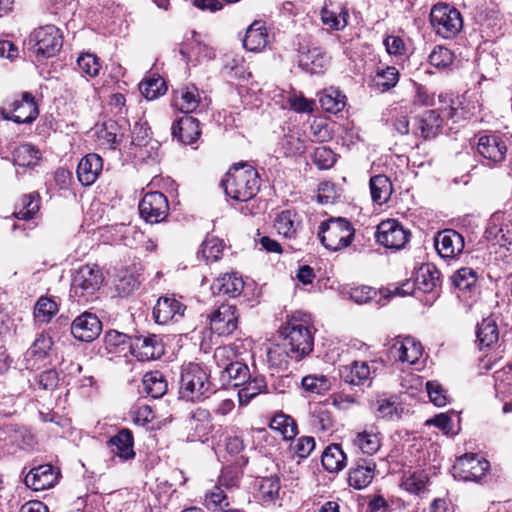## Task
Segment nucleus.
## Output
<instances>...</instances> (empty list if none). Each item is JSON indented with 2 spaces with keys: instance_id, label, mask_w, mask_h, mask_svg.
<instances>
[{
  "instance_id": "22",
  "label": "nucleus",
  "mask_w": 512,
  "mask_h": 512,
  "mask_svg": "<svg viewBox=\"0 0 512 512\" xmlns=\"http://www.w3.org/2000/svg\"><path fill=\"white\" fill-rule=\"evenodd\" d=\"M171 134L180 143L184 145H193L201 135L199 121L190 116L185 115L177 122H174L171 127Z\"/></svg>"
},
{
  "instance_id": "59",
  "label": "nucleus",
  "mask_w": 512,
  "mask_h": 512,
  "mask_svg": "<svg viewBox=\"0 0 512 512\" xmlns=\"http://www.w3.org/2000/svg\"><path fill=\"white\" fill-rule=\"evenodd\" d=\"M453 59V52L444 46H436L429 55L430 64L436 68L448 67Z\"/></svg>"
},
{
  "instance_id": "29",
  "label": "nucleus",
  "mask_w": 512,
  "mask_h": 512,
  "mask_svg": "<svg viewBox=\"0 0 512 512\" xmlns=\"http://www.w3.org/2000/svg\"><path fill=\"white\" fill-rule=\"evenodd\" d=\"M371 369L367 362L354 361L340 368L341 379L350 385H364L370 380Z\"/></svg>"
},
{
  "instance_id": "14",
  "label": "nucleus",
  "mask_w": 512,
  "mask_h": 512,
  "mask_svg": "<svg viewBox=\"0 0 512 512\" xmlns=\"http://www.w3.org/2000/svg\"><path fill=\"white\" fill-rule=\"evenodd\" d=\"M238 317L235 306L222 304L210 316V329L219 336L231 335L238 327Z\"/></svg>"
},
{
  "instance_id": "35",
  "label": "nucleus",
  "mask_w": 512,
  "mask_h": 512,
  "mask_svg": "<svg viewBox=\"0 0 512 512\" xmlns=\"http://www.w3.org/2000/svg\"><path fill=\"white\" fill-rule=\"evenodd\" d=\"M369 186L373 202L379 205L388 202L393 192V187L386 175L379 174L371 177Z\"/></svg>"
},
{
  "instance_id": "31",
  "label": "nucleus",
  "mask_w": 512,
  "mask_h": 512,
  "mask_svg": "<svg viewBox=\"0 0 512 512\" xmlns=\"http://www.w3.org/2000/svg\"><path fill=\"white\" fill-rule=\"evenodd\" d=\"M201 101L199 89L189 84L175 92L174 106L185 114L196 110Z\"/></svg>"
},
{
  "instance_id": "1",
  "label": "nucleus",
  "mask_w": 512,
  "mask_h": 512,
  "mask_svg": "<svg viewBox=\"0 0 512 512\" xmlns=\"http://www.w3.org/2000/svg\"><path fill=\"white\" fill-rule=\"evenodd\" d=\"M221 185L226 195L240 202H246L256 196L260 189V177L255 168L242 163L230 169Z\"/></svg>"
},
{
  "instance_id": "60",
  "label": "nucleus",
  "mask_w": 512,
  "mask_h": 512,
  "mask_svg": "<svg viewBox=\"0 0 512 512\" xmlns=\"http://www.w3.org/2000/svg\"><path fill=\"white\" fill-rule=\"evenodd\" d=\"M313 162L319 169H329L336 162V154L326 146L317 147L313 153Z\"/></svg>"
},
{
  "instance_id": "63",
  "label": "nucleus",
  "mask_w": 512,
  "mask_h": 512,
  "mask_svg": "<svg viewBox=\"0 0 512 512\" xmlns=\"http://www.w3.org/2000/svg\"><path fill=\"white\" fill-rule=\"evenodd\" d=\"M281 149L286 156H296L303 154L305 152L306 146L304 141H302L299 137L289 135L283 138Z\"/></svg>"
},
{
  "instance_id": "26",
  "label": "nucleus",
  "mask_w": 512,
  "mask_h": 512,
  "mask_svg": "<svg viewBox=\"0 0 512 512\" xmlns=\"http://www.w3.org/2000/svg\"><path fill=\"white\" fill-rule=\"evenodd\" d=\"M156 335L147 336H134L128 345V352L130 355L137 358L139 361H149L156 359L159 356L155 355L156 350Z\"/></svg>"
},
{
  "instance_id": "58",
  "label": "nucleus",
  "mask_w": 512,
  "mask_h": 512,
  "mask_svg": "<svg viewBox=\"0 0 512 512\" xmlns=\"http://www.w3.org/2000/svg\"><path fill=\"white\" fill-rule=\"evenodd\" d=\"M287 103L291 110L297 113H312L314 100L306 98L302 93L293 92L287 97Z\"/></svg>"
},
{
  "instance_id": "57",
  "label": "nucleus",
  "mask_w": 512,
  "mask_h": 512,
  "mask_svg": "<svg viewBox=\"0 0 512 512\" xmlns=\"http://www.w3.org/2000/svg\"><path fill=\"white\" fill-rule=\"evenodd\" d=\"M139 91L147 100L157 99L160 94L159 76L152 73L139 83Z\"/></svg>"
},
{
  "instance_id": "48",
  "label": "nucleus",
  "mask_w": 512,
  "mask_h": 512,
  "mask_svg": "<svg viewBox=\"0 0 512 512\" xmlns=\"http://www.w3.org/2000/svg\"><path fill=\"white\" fill-rule=\"evenodd\" d=\"M352 442L364 454L368 455H373L374 453H376L381 445L378 434L368 430L357 432Z\"/></svg>"
},
{
  "instance_id": "49",
  "label": "nucleus",
  "mask_w": 512,
  "mask_h": 512,
  "mask_svg": "<svg viewBox=\"0 0 512 512\" xmlns=\"http://www.w3.org/2000/svg\"><path fill=\"white\" fill-rule=\"evenodd\" d=\"M478 276L477 272L470 267H463L459 269L451 277L452 284L460 291L471 292L475 289Z\"/></svg>"
},
{
  "instance_id": "44",
  "label": "nucleus",
  "mask_w": 512,
  "mask_h": 512,
  "mask_svg": "<svg viewBox=\"0 0 512 512\" xmlns=\"http://www.w3.org/2000/svg\"><path fill=\"white\" fill-rule=\"evenodd\" d=\"M269 427L279 432L284 440H291L297 435V424L294 419L284 413H278L270 420Z\"/></svg>"
},
{
  "instance_id": "27",
  "label": "nucleus",
  "mask_w": 512,
  "mask_h": 512,
  "mask_svg": "<svg viewBox=\"0 0 512 512\" xmlns=\"http://www.w3.org/2000/svg\"><path fill=\"white\" fill-rule=\"evenodd\" d=\"M107 444L111 448V452L124 461L135 457L133 434L127 428L121 429L108 440Z\"/></svg>"
},
{
  "instance_id": "53",
  "label": "nucleus",
  "mask_w": 512,
  "mask_h": 512,
  "mask_svg": "<svg viewBox=\"0 0 512 512\" xmlns=\"http://www.w3.org/2000/svg\"><path fill=\"white\" fill-rule=\"evenodd\" d=\"M267 359L271 366L282 367L288 364L290 357V349L284 345L281 339L279 343L271 345L267 350Z\"/></svg>"
},
{
  "instance_id": "50",
  "label": "nucleus",
  "mask_w": 512,
  "mask_h": 512,
  "mask_svg": "<svg viewBox=\"0 0 512 512\" xmlns=\"http://www.w3.org/2000/svg\"><path fill=\"white\" fill-rule=\"evenodd\" d=\"M302 388L310 394L322 395L330 390L331 382L325 375L311 374L302 378Z\"/></svg>"
},
{
  "instance_id": "3",
  "label": "nucleus",
  "mask_w": 512,
  "mask_h": 512,
  "mask_svg": "<svg viewBox=\"0 0 512 512\" xmlns=\"http://www.w3.org/2000/svg\"><path fill=\"white\" fill-rule=\"evenodd\" d=\"M284 345L290 349L292 360L300 361L309 355L314 346V337L308 325L301 320L292 318L282 329Z\"/></svg>"
},
{
  "instance_id": "11",
  "label": "nucleus",
  "mask_w": 512,
  "mask_h": 512,
  "mask_svg": "<svg viewBox=\"0 0 512 512\" xmlns=\"http://www.w3.org/2000/svg\"><path fill=\"white\" fill-rule=\"evenodd\" d=\"M376 241L391 250L404 248L409 241L410 232L395 219H387L377 226Z\"/></svg>"
},
{
  "instance_id": "7",
  "label": "nucleus",
  "mask_w": 512,
  "mask_h": 512,
  "mask_svg": "<svg viewBox=\"0 0 512 512\" xmlns=\"http://www.w3.org/2000/svg\"><path fill=\"white\" fill-rule=\"evenodd\" d=\"M457 109L453 103L449 107L439 110H425L414 117L411 133L425 141L434 139L441 132L443 117L453 118Z\"/></svg>"
},
{
  "instance_id": "13",
  "label": "nucleus",
  "mask_w": 512,
  "mask_h": 512,
  "mask_svg": "<svg viewBox=\"0 0 512 512\" xmlns=\"http://www.w3.org/2000/svg\"><path fill=\"white\" fill-rule=\"evenodd\" d=\"M211 414L207 409L197 408L185 420L186 440L205 442L211 431Z\"/></svg>"
},
{
  "instance_id": "47",
  "label": "nucleus",
  "mask_w": 512,
  "mask_h": 512,
  "mask_svg": "<svg viewBox=\"0 0 512 512\" xmlns=\"http://www.w3.org/2000/svg\"><path fill=\"white\" fill-rule=\"evenodd\" d=\"M348 11L345 7H340L339 11L331 10L325 5L321 10V20L324 25L333 30H342L348 24Z\"/></svg>"
},
{
  "instance_id": "62",
  "label": "nucleus",
  "mask_w": 512,
  "mask_h": 512,
  "mask_svg": "<svg viewBox=\"0 0 512 512\" xmlns=\"http://www.w3.org/2000/svg\"><path fill=\"white\" fill-rule=\"evenodd\" d=\"M139 282L130 273H125L122 276H118L115 280V290L119 296L125 297L130 295L135 289H137Z\"/></svg>"
},
{
  "instance_id": "23",
  "label": "nucleus",
  "mask_w": 512,
  "mask_h": 512,
  "mask_svg": "<svg viewBox=\"0 0 512 512\" xmlns=\"http://www.w3.org/2000/svg\"><path fill=\"white\" fill-rule=\"evenodd\" d=\"M180 54L187 63L200 62L204 58L212 59L214 57V53L201 42L200 35L195 31H192L181 44Z\"/></svg>"
},
{
  "instance_id": "42",
  "label": "nucleus",
  "mask_w": 512,
  "mask_h": 512,
  "mask_svg": "<svg viewBox=\"0 0 512 512\" xmlns=\"http://www.w3.org/2000/svg\"><path fill=\"white\" fill-rule=\"evenodd\" d=\"M40 209V196L38 193H29L21 197L20 203L16 206L14 216L21 220H30Z\"/></svg>"
},
{
  "instance_id": "17",
  "label": "nucleus",
  "mask_w": 512,
  "mask_h": 512,
  "mask_svg": "<svg viewBox=\"0 0 512 512\" xmlns=\"http://www.w3.org/2000/svg\"><path fill=\"white\" fill-rule=\"evenodd\" d=\"M434 245L442 258L453 259L462 253L464 238L454 229H445L437 233Z\"/></svg>"
},
{
  "instance_id": "37",
  "label": "nucleus",
  "mask_w": 512,
  "mask_h": 512,
  "mask_svg": "<svg viewBox=\"0 0 512 512\" xmlns=\"http://www.w3.org/2000/svg\"><path fill=\"white\" fill-rule=\"evenodd\" d=\"M185 310L186 306L181 302V297L177 298L175 294L162 296V325L180 321Z\"/></svg>"
},
{
  "instance_id": "10",
  "label": "nucleus",
  "mask_w": 512,
  "mask_h": 512,
  "mask_svg": "<svg viewBox=\"0 0 512 512\" xmlns=\"http://www.w3.org/2000/svg\"><path fill=\"white\" fill-rule=\"evenodd\" d=\"M490 469L489 462L476 454H465L459 457L452 467L455 479L464 482H482Z\"/></svg>"
},
{
  "instance_id": "46",
  "label": "nucleus",
  "mask_w": 512,
  "mask_h": 512,
  "mask_svg": "<svg viewBox=\"0 0 512 512\" xmlns=\"http://www.w3.org/2000/svg\"><path fill=\"white\" fill-rule=\"evenodd\" d=\"M132 337L116 330L106 332L104 342L109 353L121 354L127 356L128 345Z\"/></svg>"
},
{
  "instance_id": "40",
  "label": "nucleus",
  "mask_w": 512,
  "mask_h": 512,
  "mask_svg": "<svg viewBox=\"0 0 512 512\" xmlns=\"http://www.w3.org/2000/svg\"><path fill=\"white\" fill-rule=\"evenodd\" d=\"M319 102L323 110L337 114L345 108L346 96L338 89L329 88L320 94Z\"/></svg>"
},
{
  "instance_id": "54",
  "label": "nucleus",
  "mask_w": 512,
  "mask_h": 512,
  "mask_svg": "<svg viewBox=\"0 0 512 512\" xmlns=\"http://www.w3.org/2000/svg\"><path fill=\"white\" fill-rule=\"evenodd\" d=\"M57 311V304L53 300L41 297L35 305L34 317L39 323H47L57 313Z\"/></svg>"
},
{
  "instance_id": "2",
  "label": "nucleus",
  "mask_w": 512,
  "mask_h": 512,
  "mask_svg": "<svg viewBox=\"0 0 512 512\" xmlns=\"http://www.w3.org/2000/svg\"><path fill=\"white\" fill-rule=\"evenodd\" d=\"M213 393L210 374L205 366L188 363L181 369L180 394L191 401L208 398Z\"/></svg>"
},
{
  "instance_id": "24",
  "label": "nucleus",
  "mask_w": 512,
  "mask_h": 512,
  "mask_svg": "<svg viewBox=\"0 0 512 512\" xmlns=\"http://www.w3.org/2000/svg\"><path fill=\"white\" fill-rule=\"evenodd\" d=\"M103 169V160L96 153L84 156L77 166V177L84 186H90L96 182Z\"/></svg>"
},
{
  "instance_id": "39",
  "label": "nucleus",
  "mask_w": 512,
  "mask_h": 512,
  "mask_svg": "<svg viewBox=\"0 0 512 512\" xmlns=\"http://www.w3.org/2000/svg\"><path fill=\"white\" fill-rule=\"evenodd\" d=\"M267 384L263 376L251 377L238 390L239 404L246 406L254 397L266 392Z\"/></svg>"
},
{
  "instance_id": "41",
  "label": "nucleus",
  "mask_w": 512,
  "mask_h": 512,
  "mask_svg": "<svg viewBox=\"0 0 512 512\" xmlns=\"http://www.w3.org/2000/svg\"><path fill=\"white\" fill-rule=\"evenodd\" d=\"M476 337L481 347H490L499 339V330L496 321L487 317L477 325Z\"/></svg>"
},
{
  "instance_id": "34",
  "label": "nucleus",
  "mask_w": 512,
  "mask_h": 512,
  "mask_svg": "<svg viewBox=\"0 0 512 512\" xmlns=\"http://www.w3.org/2000/svg\"><path fill=\"white\" fill-rule=\"evenodd\" d=\"M41 151L34 145L24 143L13 151V162L20 167L33 168L38 165L41 159Z\"/></svg>"
},
{
  "instance_id": "25",
  "label": "nucleus",
  "mask_w": 512,
  "mask_h": 512,
  "mask_svg": "<svg viewBox=\"0 0 512 512\" xmlns=\"http://www.w3.org/2000/svg\"><path fill=\"white\" fill-rule=\"evenodd\" d=\"M53 341L47 334L41 333L35 339L31 347L24 354L25 367L27 369L39 368L52 348Z\"/></svg>"
},
{
  "instance_id": "12",
  "label": "nucleus",
  "mask_w": 512,
  "mask_h": 512,
  "mask_svg": "<svg viewBox=\"0 0 512 512\" xmlns=\"http://www.w3.org/2000/svg\"><path fill=\"white\" fill-rule=\"evenodd\" d=\"M507 138L498 133L480 136L477 143L478 153L496 165L505 160L508 151Z\"/></svg>"
},
{
  "instance_id": "51",
  "label": "nucleus",
  "mask_w": 512,
  "mask_h": 512,
  "mask_svg": "<svg viewBox=\"0 0 512 512\" xmlns=\"http://www.w3.org/2000/svg\"><path fill=\"white\" fill-rule=\"evenodd\" d=\"M203 504L208 510L219 512L228 507L229 502L223 488L219 485H215L211 490L206 492Z\"/></svg>"
},
{
  "instance_id": "38",
  "label": "nucleus",
  "mask_w": 512,
  "mask_h": 512,
  "mask_svg": "<svg viewBox=\"0 0 512 512\" xmlns=\"http://www.w3.org/2000/svg\"><path fill=\"white\" fill-rule=\"evenodd\" d=\"M244 288V281L242 277L238 276L237 273H227L222 277H219L213 284V289L217 290L218 293L227 295L229 297H237L241 294Z\"/></svg>"
},
{
  "instance_id": "64",
  "label": "nucleus",
  "mask_w": 512,
  "mask_h": 512,
  "mask_svg": "<svg viewBox=\"0 0 512 512\" xmlns=\"http://www.w3.org/2000/svg\"><path fill=\"white\" fill-rule=\"evenodd\" d=\"M426 390L430 401L438 407L445 406L447 403L446 391L437 381H428L426 383Z\"/></svg>"
},
{
  "instance_id": "21",
  "label": "nucleus",
  "mask_w": 512,
  "mask_h": 512,
  "mask_svg": "<svg viewBox=\"0 0 512 512\" xmlns=\"http://www.w3.org/2000/svg\"><path fill=\"white\" fill-rule=\"evenodd\" d=\"M376 464L372 459L360 458L349 470L348 483L356 490L366 488L374 479Z\"/></svg>"
},
{
  "instance_id": "6",
  "label": "nucleus",
  "mask_w": 512,
  "mask_h": 512,
  "mask_svg": "<svg viewBox=\"0 0 512 512\" xmlns=\"http://www.w3.org/2000/svg\"><path fill=\"white\" fill-rule=\"evenodd\" d=\"M103 281V274L98 266L83 265L73 276L70 296L76 298L79 304H86L95 298Z\"/></svg>"
},
{
  "instance_id": "9",
  "label": "nucleus",
  "mask_w": 512,
  "mask_h": 512,
  "mask_svg": "<svg viewBox=\"0 0 512 512\" xmlns=\"http://www.w3.org/2000/svg\"><path fill=\"white\" fill-rule=\"evenodd\" d=\"M430 23L435 32L445 39L454 38L463 28L460 12L447 4H436L430 12Z\"/></svg>"
},
{
  "instance_id": "16",
  "label": "nucleus",
  "mask_w": 512,
  "mask_h": 512,
  "mask_svg": "<svg viewBox=\"0 0 512 512\" xmlns=\"http://www.w3.org/2000/svg\"><path fill=\"white\" fill-rule=\"evenodd\" d=\"M508 217L509 215L503 211H497L491 215L484 232L486 240L500 246H506L512 243Z\"/></svg>"
},
{
  "instance_id": "61",
  "label": "nucleus",
  "mask_w": 512,
  "mask_h": 512,
  "mask_svg": "<svg viewBox=\"0 0 512 512\" xmlns=\"http://www.w3.org/2000/svg\"><path fill=\"white\" fill-rule=\"evenodd\" d=\"M77 64L82 72L90 77H96L101 69L99 59L94 54L85 53L78 57Z\"/></svg>"
},
{
  "instance_id": "45",
  "label": "nucleus",
  "mask_w": 512,
  "mask_h": 512,
  "mask_svg": "<svg viewBox=\"0 0 512 512\" xmlns=\"http://www.w3.org/2000/svg\"><path fill=\"white\" fill-rule=\"evenodd\" d=\"M223 240L217 237H207L201 244L197 256L201 257L206 263L218 261L224 250Z\"/></svg>"
},
{
  "instance_id": "55",
  "label": "nucleus",
  "mask_w": 512,
  "mask_h": 512,
  "mask_svg": "<svg viewBox=\"0 0 512 512\" xmlns=\"http://www.w3.org/2000/svg\"><path fill=\"white\" fill-rule=\"evenodd\" d=\"M280 490V481L277 477L263 478L259 485L261 499L265 502H271L278 498Z\"/></svg>"
},
{
  "instance_id": "5",
  "label": "nucleus",
  "mask_w": 512,
  "mask_h": 512,
  "mask_svg": "<svg viewBox=\"0 0 512 512\" xmlns=\"http://www.w3.org/2000/svg\"><path fill=\"white\" fill-rule=\"evenodd\" d=\"M355 229L345 218L331 217L323 221L318 236L324 247L330 251H339L348 247L354 239Z\"/></svg>"
},
{
  "instance_id": "56",
  "label": "nucleus",
  "mask_w": 512,
  "mask_h": 512,
  "mask_svg": "<svg viewBox=\"0 0 512 512\" xmlns=\"http://www.w3.org/2000/svg\"><path fill=\"white\" fill-rule=\"evenodd\" d=\"M429 478L426 473L414 472L403 481V487L406 491L414 494H420L427 488Z\"/></svg>"
},
{
  "instance_id": "32",
  "label": "nucleus",
  "mask_w": 512,
  "mask_h": 512,
  "mask_svg": "<svg viewBox=\"0 0 512 512\" xmlns=\"http://www.w3.org/2000/svg\"><path fill=\"white\" fill-rule=\"evenodd\" d=\"M140 216L149 224L160 222V192H147L139 203Z\"/></svg>"
},
{
  "instance_id": "36",
  "label": "nucleus",
  "mask_w": 512,
  "mask_h": 512,
  "mask_svg": "<svg viewBox=\"0 0 512 512\" xmlns=\"http://www.w3.org/2000/svg\"><path fill=\"white\" fill-rule=\"evenodd\" d=\"M274 226L280 235L294 238L300 226V219L294 210H284L277 215Z\"/></svg>"
},
{
  "instance_id": "19",
  "label": "nucleus",
  "mask_w": 512,
  "mask_h": 512,
  "mask_svg": "<svg viewBox=\"0 0 512 512\" xmlns=\"http://www.w3.org/2000/svg\"><path fill=\"white\" fill-rule=\"evenodd\" d=\"M422 352L421 343L411 337L395 339L389 349L390 356L395 361L409 365L415 364L422 356Z\"/></svg>"
},
{
  "instance_id": "52",
  "label": "nucleus",
  "mask_w": 512,
  "mask_h": 512,
  "mask_svg": "<svg viewBox=\"0 0 512 512\" xmlns=\"http://www.w3.org/2000/svg\"><path fill=\"white\" fill-rule=\"evenodd\" d=\"M223 372L230 381H233L234 387H240L241 384L247 382L251 376L248 366L240 361L228 363Z\"/></svg>"
},
{
  "instance_id": "20",
  "label": "nucleus",
  "mask_w": 512,
  "mask_h": 512,
  "mask_svg": "<svg viewBox=\"0 0 512 512\" xmlns=\"http://www.w3.org/2000/svg\"><path fill=\"white\" fill-rule=\"evenodd\" d=\"M58 475L59 473L51 464H43L30 469L24 478V483L34 491H42L53 487Z\"/></svg>"
},
{
  "instance_id": "8",
  "label": "nucleus",
  "mask_w": 512,
  "mask_h": 512,
  "mask_svg": "<svg viewBox=\"0 0 512 512\" xmlns=\"http://www.w3.org/2000/svg\"><path fill=\"white\" fill-rule=\"evenodd\" d=\"M0 115L17 124H30L39 115V110L34 96L30 92H23L6 101L0 108Z\"/></svg>"
},
{
  "instance_id": "15",
  "label": "nucleus",
  "mask_w": 512,
  "mask_h": 512,
  "mask_svg": "<svg viewBox=\"0 0 512 512\" xmlns=\"http://www.w3.org/2000/svg\"><path fill=\"white\" fill-rule=\"evenodd\" d=\"M102 331V323L99 318L90 312H84L76 317L71 324V333L79 341L91 342Z\"/></svg>"
},
{
  "instance_id": "30",
  "label": "nucleus",
  "mask_w": 512,
  "mask_h": 512,
  "mask_svg": "<svg viewBox=\"0 0 512 512\" xmlns=\"http://www.w3.org/2000/svg\"><path fill=\"white\" fill-rule=\"evenodd\" d=\"M268 44V33L260 21L253 22L246 30L243 46L251 52H259Z\"/></svg>"
},
{
  "instance_id": "4",
  "label": "nucleus",
  "mask_w": 512,
  "mask_h": 512,
  "mask_svg": "<svg viewBox=\"0 0 512 512\" xmlns=\"http://www.w3.org/2000/svg\"><path fill=\"white\" fill-rule=\"evenodd\" d=\"M25 45L38 60L55 56L62 48L63 36L59 28L48 24L34 29Z\"/></svg>"
},
{
  "instance_id": "28",
  "label": "nucleus",
  "mask_w": 512,
  "mask_h": 512,
  "mask_svg": "<svg viewBox=\"0 0 512 512\" xmlns=\"http://www.w3.org/2000/svg\"><path fill=\"white\" fill-rule=\"evenodd\" d=\"M416 288L423 293H438L440 272L432 264L422 265L416 272Z\"/></svg>"
},
{
  "instance_id": "33",
  "label": "nucleus",
  "mask_w": 512,
  "mask_h": 512,
  "mask_svg": "<svg viewBox=\"0 0 512 512\" xmlns=\"http://www.w3.org/2000/svg\"><path fill=\"white\" fill-rule=\"evenodd\" d=\"M321 462L327 472L337 473L346 466L347 457L339 444H330L323 451Z\"/></svg>"
},
{
  "instance_id": "43",
  "label": "nucleus",
  "mask_w": 512,
  "mask_h": 512,
  "mask_svg": "<svg viewBox=\"0 0 512 512\" xmlns=\"http://www.w3.org/2000/svg\"><path fill=\"white\" fill-rule=\"evenodd\" d=\"M399 81V72L394 66H387L377 71L372 78L371 86L378 92H385L396 86Z\"/></svg>"
},
{
  "instance_id": "18",
  "label": "nucleus",
  "mask_w": 512,
  "mask_h": 512,
  "mask_svg": "<svg viewBox=\"0 0 512 512\" xmlns=\"http://www.w3.org/2000/svg\"><path fill=\"white\" fill-rule=\"evenodd\" d=\"M298 64L301 69L310 74H321L329 64V58L320 47H300Z\"/></svg>"
}]
</instances>
